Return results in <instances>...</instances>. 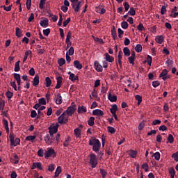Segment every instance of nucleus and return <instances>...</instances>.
Listing matches in <instances>:
<instances>
[{
	"instance_id": "9b49d317",
	"label": "nucleus",
	"mask_w": 178,
	"mask_h": 178,
	"mask_svg": "<svg viewBox=\"0 0 178 178\" xmlns=\"http://www.w3.org/2000/svg\"><path fill=\"white\" fill-rule=\"evenodd\" d=\"M40 24L41 27H43L44 29H45V28L48 27V26H49V20H48L47 18H46L43 20H40Z\"/></svg>"
},
{
	"instance_id": "3c124183",
	"label": "nucleus",
	"mask_w": 178,
	"mask_h": 178,
	"mask_svg": "<svg viewBox=\"0 0 178 178\" xmlns=\"http://www.w3.org/2000/svg\"><path fill=\"white\" fill-rule=\"evenodd\" d=\"M44 141H45L46 144H49V145H51L49 134H47L44 136Z\"/></svg>"
},
{
	"instance_id": "1a4fd4ad",
	"label": "nucleus",
	"mask_w": 178,
	"mask_h": 178,
	"mask_svg": "<svg viewBox=\"0 0 178 178\" xmlns=\"http://www.w3.org/2000/svg\"><path fill=\"white\" fill-rule=\"evenodd\" d=\"M72 6V9H74L75 13H79L80 12V8L83 6V3H81V1H79V3H75L73 4H71Z\"/></svg>"
},
{
	"instance_id": "4d7b16f0",
	"label": "nucleus",
	"mask_w": 178,
	"mask_h": 178,
	"mask_svg": "<svg viewBox=\"0 0 178 178\" xmlns=\"http://www.w3.org/2000/svg\"><path fill=\"white\" fill-rule=\"evenodd\" d=\"M171 157L174 159L175 162H178V151L177 152L172 154Z\"/></svg>"
},
{
	"instance_id": "052dcab7",
	"label": "nucleus",
	"mask_w": 178,
	"mask_h": 178,
	"mask_svg": "<svg viewBox=\"0 0 178 178\" xmlns=\"http://www.w3.org/2000/svg\"><path fill=\"white\" fill-rule=\"evenodd\" d=\"M6 97L8 98V99H11L12 97H13V92L8 90L6 92Z\"/></svg>"
},
{
	"instance_id": "5701e85b",
	"label": "nucleus",
	"mask_w": 178,
	"mask_h": 178,
	"mask_svg": "<svg viewBox=\"0 0 178 178\" xmlns=\"http://www.w3.org/2000/svg\"><path fill=\"white\" fill-rule=\"evenodd\" d=\"M111 35L113 40H116V38H118V33H116V29L115 28V26H113V28L111 29Z\"/></svg>"
},
{
	"instance_id": "412c9836",
	"label": "nucleus",
	"mask_w": 178,
	"mask_h": 178,
	"mask_svg": "<svg viewBox=\"0 0 178 178\" xmlns=\"http://www.w3.org/2000/svg\"><path fill=\"white\" fill-rule=\"evenodd\" d=\"M3 124L6 130V133H9V122L5 118L3 119Z\"/></svg>"
},
{
	"instance_id": "b1692460",
	"label": "nucleus",
	"mask_w": 178,
	"mask_h": 178,
	"mask_svg": "<svg viewBox=\"0 0 178 178\" xmlns=\"http://www.w3.org/2000/svg\"><path fill=\"white\" fill-rule=\"evenodd\" d=\"M77 112L78 113H85L86 112H87V107L83 106H79Z\"/></svg>"
},
{
	"instance_id": "423d86ee",
	"label": "nucleus",
	"mask_w": 178,
	"mask_h": 178,
	"mask_svg": "<svg viewBox=\"0 0 178 178\" xmlns=\"http://www.w3.org/2000/svg\"><path fill=\"white\" fill-rule=\"evenodd\" d=\"M58 122L60 124H66V123L69 122V117L63 113L60 116L58 117Z\"/></svg>"
},
{
	"instance_id": "f03ea898",
	"label": "nucleus",
	"mask_w": 178,
	"mask_h": 178,
	"mask_svg": "<svg viewBox=\"0 0 178 178\" xmlns=\"http://www.w3.org/2000/svg\"><path fill=\"white\" fill-rule=\"evenodd\" d=\"M90 165H91L92 169L97 168L98 165V159L97 158V155L94 153H91L90 154Z\"/></svg>"
},
{
	"instance_id": "79ce46f5",
	"label": "nucleus",
	"mask_w": 178,
	"mask_h": 178,
	"mask_svg": "<svg viewBox=\"0 0 178 178\" xmlns=\"http://www.w3.org/2000/svg\"><path fill=\"white\" fill-rule=\"evenodd\" d=\"M37 136H35V135L33 136H28L26 138V141H31L33 143V140H35Z\"/></svg>"
},
{
	"instance_id": "dca6fc26",
	"label": "nucleus",
	"mask_w": 178,
	"mask_h": 178,
	"mask_svg": "<svg viewBox=\"0 0 178 178\" xmlns=\"http://www.w3.org/2000/svg\"><path fill=\"white\" fill-rule=\"evenodd\" d=\"M74 66L76 69H78V70L83 69V64L80 63V61L77 60L74 61Z\"/></svg>"
},
{
	"instance_id": "f8f14e48",
	"label": "nucleus",
	"mask_w": 178,
	"mask_h": 178,
	"mask_svg": "<svg viewBox=\"0 0 178 178\" xmlns=\"http://www.w3.org/2000/svg\"><path fill=\"white\" fill-rule=\"evenodd\" d=\"M39 169L40 170H42V164L40 162L33 163L31 167L32 170Z\"/></svg>"
},
{
	"instance_id": "72a5a7b5",
	"label": "nucleus",
	"mask_w": 178,
	"mask_h": 178,
	"mask_svg": "<svg viewBox=\"0 0 178 178\" xmlns=\"http://www.w3.org/2000/svg\"><path fill=\"white\" fill-rule=\"evenodd\" d=\"M95 118L94 117H90L88 121V124L89 126H94V123H95Z\"/></svg>"
},
{
	"instance_id": "39448f33",
	"label": "nucleus",
	"mask_w": 178,
	"mask_h": 178,
	"mask_svg": "<svg viewBox=\"0 0 178 178\" xmlns=\"http://www.w3.org/2000/svg\"><path fill=\"white\" fill-rule=\"evenodd\" d=\"M47 150H45V159H48V158H55L56 156V153L55 152V149L48 147L47 149Z\"/></svg>"
},
{
	"instance_id": "0eeeda50",
	"label": "nucleus",
	"mask_w": 178,
	"mask_h": 178,
	"mask_svg": "<svg viewBox=\"0 0 178 178\" xmlns=\"http://www.w3.org/2000/svg\"><path fill=\"white\" fill-rule=\"evenodd\" d=\"M59 128V124H55L49 127V134H56L58 133V129Z\"/></svg>"
},
{
	"instance_id": "4468645a",
	"label": "nucleus",
	"mask_w": 178,
	"mask_h": 178,
	"mask_svg": "<svg viewBox=\"0 0 178 178\" xmlns=\"http://www.w3.org/2000/svg\"><path fill=\"white\" fill-rule=\"evenodd\" d=\"M95 69L97 72H101L103 70L102 65L99 64L98 61H95Z\"/></svg>"
},
{
	"instance_id": "5fc2aeb1",
	"label": "nucleus",
	"mask_w": 178,
	"mask_h": 178,
	"mask_svg": "<svg viewBox=\"0 0 178 178\" xmlns=\"http://www.w3.org/2000/svg\"><path fill=\"white\" fill-rule=\"evenodd\" d=\"M51 33V29H47L43 30V34L44 35H46V37H48L49 34Z\"/></svg>"
},
{
	"instance_id": "49530a36",
	"label": "nucleus",
	"mask_w": 178,
	"mask_h": 178,
	"mask_svg": "<svg viewBox=\"0 0 178 178\" xmlns=\"http://www.w3.org/2000/svg\"><path fill=\"white\" fill-rule=\"evenodd\" d=\"M128 15H130L131 16H136V10H134V8L131 7L128 12Z\"/></svg>"
},
{
	"instance_id": "a18cd8bd",
	"label": "nucleus",
	"mask_w": 178,
	"mask_h": 178,
	"mask_svg": "<svg viewBox=\"0 0 178 178\" xmlns=\"http://www.w3.org/2000/svg\"><path fill=\"white\" fill-rule=\"evenodd\" d=\"M168 140L170 143V144H173V143L175 141V138H173L172 134H169L168 135Z\"/></svg>"
},
{
	"instance_id": "ddd939ff",
	"label": "nucleus",
	"mask_w": 178,
	"mask_h": 178,
	"mask_svg": "<svg viewBox=\"0 0 178 178\" xmlns=\"http://www.w3.org/2000/svg\"><path fill=\"white\" fill-rule=\"evenodd\" d=\"M92 115L94 116L101 117L104 115V111L100 109H95L92 111Z\"/></svg>"
},
{
	"instance_id": "bf43d9fd",
	"label": "nucleus",
	"mask_w": 178,
	"mask_h": 178,
	"mask_svg": "<svg viewBox=\"0 0 178 178\" xmlns=\"http://www.w3.org/2000/svg\"><path fill=\"white\" fill-rule=\"evenodd\" d=\"M38 156H40V158H42V156H44V149H42V148L40 149L38 151Z\"/></svg>"
},
{
	"instance_id": "7ed1b4c3",
	"label": "nucleus",
	"mask_w": 178,
	"mask_h": 178,
	"mask_svg": "<svg viewBox=\"0 0 178 178\" xmlns=\"http://www.w3.org/2000/svg\"><path fill=\"white\" fill-rule=\"evenodd\" d=\"M76 109H77V106L74 104L67 107V110L63 112L65 116H73L74 113L76 112Z\"/></svg>"
},
{
	"instance_id": "e2e57ef3",
	"label": "nucleus",
	"mask_w": 178,
	"mask_h": 178,
	"mask_svg": "<svg viewBox=\"0 0 178 178\" xmlns=\"http://www.w3.org/2000/svg\"><path fill=\"white\" fill-rule=\"evenodd\" d=\"M161 83L159 81H154L152 82V86L154 88H156V87H159Z\"/></svg>"
},
{
	"instance_id": "6ab92c4d",
	"label": "nucleus",
	"mask_w": 178,
	"mask_h": 178,
	"mask_svg": "<svg viewBox=\"0 0 178 178\" xmlns=\"http://www.w3.org/2000/svg\"><path fill=\"white\" fill-rule=\"evenodd\" d=\"M105 59L107 62H110L111 63H112V62H113V60H115V58L113 57H112L111 56H110L109 54H108V53L105 54Z\"/></svg>"
},
{
	"instance_id": "20e7f679",
	"label": "nucleus",
	"mask_w": 178,
	"mask_h": 178,
	"mask_svg": "<svg viewBox=\"0 0 178 178\" xmlns=\"http://www.w3.org/2000/svg\"><path fill=\"white\" fill-rule=\"evenodd\" d=\"M10 141V145L13 147H16L20 144V138H15V136L13 135V133H10L9 136Z\"/></svg>"
},
{
	"instance_id": "774afa93",
	"label": "nucleus",
	"mask_w": 178,
	"mask_h": 178,
	"mask_svg": "<svg viewBox=\"0 0 178 178\" xmlns=\"http://www.w3.org/2000/svg\"><path fill=\"white\" fill-rule=\"evenodd\" d=\"M46 0H40V3H39V8L40 9H44V4L45 3Z\"/></svg>"
},
{
	"instance_id": "338daca9",
	"label": "nucleus",
	"mask_w": 178,
	"mask_h": 178,
	"mask_svg": "<svg viewBox=\"0 0 178 178\" xmlns=\"http://www.w3.org/2000/svg\"><path fill=\"white\" fill-rule=\"evenodd\" d=\"M167 10H166V6H162L161 8V13L162 15H165L166 13Z\"/></svg>"
},
{
	"instance_id": "6e6552de",
	"label": "nucleus",
	"mask_w": 178,
	"mask_h": 178,
	"mask_svg": "<svg viewBox=\"0 0 178 178\" xmlns=\"http://www.w3.org/2000/svg\"><path fill=\"white\" fill-rule=\"evenodd\" d=\"M54 102H56V105H60L63 102L60 93L54 94Z\"/></svg>"
},
{
	"instance_id": "c756f323",
	"label": "nucleus",
	"mask_w": 178,
	"mask_h": 178,
	"mask_svg": "<svg viewBox=\"0 0 178 178\" xmlns=\"http://www.w3.org/2000/svg\"><path fill=\"white\" fill-rule=\"evenodd\" d=\"M19 63H20V60H18L15 63V68H14V70L15 72H19L20 71V65H19Z\"/></svg>"
},
{
	"instance_id": "2eb2a0df",
	"label": "nucleus",
	"mask_w": 178,
	"mask_h": 178,
	"mask_svg": "<svg viewBox=\"0 0 178 178\" xmlns=\"http://www.w3.org/2000/svg\"><path fill=\"white\" fill-rule=\"evenodd\" d=\"M33 86L37 87L40 84V76L38 74L35 76L33 80L32 81Z\"/></svg>"
},
{
	"instance_id": "6e6d98bb",
	"label": "nucleus",
	"mask_w": 178,
	"mask_h": 178,
	"mask_svg": "<svg viewBox=\"0 0 178 178\" xmlns=\"http://www.w3.org/2000/svg\"><path fill=\"white\" fill-rule=\"evenodd\" d=\"M137 29L138 30H139V31H144V30H145V28H144V25L143 24V23H140L137 26Z\"/></svg>"
},
{
	"instance_id": "37998d69",
	"label": "nucleus",
	"mask_w": 178,
	"mask_h": 178,
	"mask_svg": "<svg viewBox=\"0 0 178 178\" xmlns=\"http://www.w3.org/2000/svg\"><path fill=\"white\" fill-rule=\"evenodd\" d=\"M107 130L108 133H111V134H115V133H116V129L112 127H108Z\"/></svg>"
},
{
	"instance_id": "9d476101",
	"label": "nucleus",
	"mask_w": 178,
	"mask_h": 178,
	"mask_svg": "<svg viewBox=\"0 0 178 178\" xmlns=\"http://www.w3.org/2000/svg\"><path fill=\"white\" fill-rule=\"evenodd\" d=\"M95 12L99 13L100 15H104L106 13V10L104 8V6L99 5L95 7Z\"/></svg>"
},
{
	"instance_id": "13d9d810",
	"label": "nucleus",
	"mask_w": 178,
	"mask_h": 178,
	"mask_svg": "<svg viewBox=\"0 0 178 178\" xmlns=\"http://www.w3.org/2000/svg\"><path fill=\"white\" fill-rule=\"evenodd\" d=\"M100 173L103 178L106 177V175H108V172L104 169H100Z\"/></svg>"
},
{
	"instance_id": "a211bd4d",
	"label": "nucleus",
	"mask_w": 178,
	"mask_h": 178,
	"mask_svg": "<svg viewBox=\"0 0 178 178\" xmlns=\"http://www.w3.org/2000/svg\"><path fill=\"white\" fill-rule=\"evenodd\" d=\"M56 81H57V84H56V86H55V88H56V90H58V88H59L60 87H61V86H62V76H58V77L56 78Z\"/></svg>"
},
{
	"instance_id": "c9c22d12",
	"label": "nucleus",
	"mask_w": 178,
	"mask_h": 178,
	"mask_svg": "<svg viewBox=\"0 0 178 178\" xmlns=\"http://www.w3.org/2000/svg\"><path fill=\"white\" fill-rule=\"evenodd\" d=\"M135 99L138 101V105H140L141 102H143V97L139 95L135 96Z\"/></svg>"
},
{
	"instance_id": "58836bf2",
	"label": "nucleus",
	"mask_w": 178,
	"mask_h": 178,
	"mask_svg": "<svg viewBox=\"0 0 178 178\" xmlns=\"http://www.w3.org/2000/svg\"><path fill=\"white\" fill-rule=\"evenodd\" d=\"M13 5L10 4L9 6H1V8H3L6 12H10L12 10Z\"/></svg>"
},
{
	"instance_id": "4c0bfd02",
	"label": "nucleus",
	"mask_w": 178,
	"mask_h": 178,
	"mask_svg": "<svg viewBox=\"0 0 178 178\" xmlns=\"http://www.w3.org/2000/svg\"><path fill=\"white\" fill-rule=\"evenodd\" d=\"M136 52H138V54H140L143 51V46L141 44H137L135 47Z\"/></svg>"
},
{
	"instance_id": "f257e3e1",
	"label": "nucleus",
	"mask_w": 178,
	"mask_h": 178,
	"mask_svg": "<svg viewBox=\"0 0 178 178\" xmlns=\"http://www.w3.org/2000/svg\"><path fill=\"white\" fill-rule=\"evenodd\" d=\"M89 145L92 147V151L96 154H99L101 149V142L97 138H92L89 140Z\"/></svg>"
},
{
	"instance_id": "7c9ffc66",
	"label": "nucleus",
	"mask_w": 178,
	"mask_h": 178,
	"mask_svg": "<svg viewBox=\"0 0 178 178\" xmlns=\"http://www.w3.org/2000/svg\"><path fill=\"white\" fill-rule=\"evenodd\" d=\"M32 54L33 53L31 52V50L26 51L25 52V56H24V57L23 58V62H26V60H27V58L29 57V55H32Z\"/></svg>"
},
{
	"instance_id": "cd10ccee",
	"label": "nucleus",
	"mask_w": 178,
	"mask_h": 178,
	"mask_svg": "<svg viewBox=\"0 0 178 178\" xmlns=\"http://www.w3.org/2000/svg\"><path fill=\"white\" fill-rule=\"evenodd\" d=\"M60 173H62V168L60 166H58L55 172V177H58Z\"/></svg>"
},
{
	"instance_id": "f3484780",
	"label": "nucleus",
	"mask_w": 178,
	"mask_h": 178,
	"mask_svg": "<svg viewBox=\"0 0 178 178\" xmlns=\"http://www.w3.org/2000/svg\"><path fill=\"white\" fill-rule=\"evenodd\" d=\"M108 98L111 102H116L118 101V97L116 95H112L111 93H109Z\"/></svg>"
},
{
	"instance_id": "c85d7f7f",
	"label": "nucleus",
	"mask_w": 178,
	"mask_h": 178,
	"mask_svg": "<svg viewBox=\"0 0 178 178\" xmlns=\"http://www.w3.org/2000/svg\"><path fill=\"white\" fill-rule=\"evenodd\" d=\"M69 80H71V81H76L79 80V76L74 75V74H71V75L69 76Z\"/></svg>"
},
{
	"instance_id": "69168bd1",
	"label": "nucleus",
	"mask_w": 178,
	"mask_h": 178,
	"mask_svg": "<svg viewBox=\"0 0 178 178\" xmlns=\"http://www.w3.org/2000/svg\"><path fill=\"white\" fill-rule=\"evenodd\" d=\"M31 8V0H26V9L28 10H30Z\"/></svg>"
},
{
	"instance_id": "4be33fe9",
	"label": "nucleus",
	"mask_w": 178,
	"mask_h": 178,
	"mask_svg": "<svg viewBox=\"0 0 178 178\" xmlns=\"http://www.w3.org/2000/svg\"><path fill=\"white\" fill-rule=\"evenodd\" d=\"M15 35L16 37H18V38H20L23 35V31H22L19 27L15 28Z\"/></svg>"
},
{
	"instance_id": "e433bc0d",
	"label": "nucleus",
	"mask_w": 178,
	"mask_h": 178,
	"mask_svg": "<svg viewBox=\"0 0 178 178\" xmlns=\"http://www.w3.org/2000/svg\"><path fill=\"white\" fill-rule=\"evenodd\" d=\"M129 154L131 156V158H136L137 156V151L131 149Z\"/></svg>"
},
{
	"instance_id": "0e129e2a",
	"label": "nucleus",
	"mask_w": 178,
	"mask_h": 178,
	"mask_svg": "<svg viewBox=\"0 0 178 178\" xmlns=\"http://www.w3.org/2000/svg\"><path fill=\"white\" fill-rule=\"evenodd\" d=\"M167 75H168V70L165 69L160 74L159 77H164V76H167Z\"/></svg>"
},
{
	"instance_id": "ea45409f",
	"label": "nucleus",
	"mask_w": 178,
	"mask_h": 178,
	"mask_svg": "<svg viewBox=\"0 0 178 178\" xmlns=\"http://www.w3.org/2000/svg\"><path fill=\"white\" fill-rule=\"evenodd\" d=\"M123 52L125 56H129L130 55V49L128 47H124Z\"/></svg>"
},
{
	"instance_id": "680f3d73",
	"label": "nucleus",
	"mask_w": 178,
	"mask_h": 178,
	"mask_svg": "<svg viewBox=\"0 0 178 178\" xmlns=\"http://www.w3.org/2000/svg\"><path fill=\"white\" fill-rule=\"evenodd\" d=\"M161 122L160 120H153L152 125V126H156L158 124H161Z\"/></svg>"
},
{
	"instance_id": "aec40b11",
	"label": "nucleus",
	"mask_w": 178,
	"mask_h": 178,
	"mask_svg": "<svg viewBox=\"0 0 178 178\" xmlns=\"http://www.w3.org/2000/svg\"><path fill=\"white\" fill-rule=\"evenodd\" d=\"M110 112L112 115L116 114V112H118V105L113 104L111 108L110 109Z\"/></svg>"
},
{
	"instance_id": "2f4dec72",
	"label": "nucleus",
	"mask_w": 178,
	"mask_h": 178,
	"mask_svg": "<svg viewBox=\"0 0 178 178\" xmlns=\"http://www.w3.org/2000/svg\"><path fill=\"white\" fill-rule=\"evenodd\" d=\"M14 79L16 80L17 83H18L22 82L20 75L17 73L14 74Z\"/></svg>"
},
{
	"instance_id": "c03bdc74",
	"label": "nucleus",
	"mask_w": 178,
	"mask_h": 178,
	"mask_svg": "<svg viewBox=\"0 0 178 178\" xmlns=\"http://www.w3.org/2000/svg\"><path fill=\"white\" fill-rule=\"evenodd\" d=\"M153 156H154V159H156V161H159V159H161V153H159V152H156L153 154Z\"/></svg>"
},
{
	"instance_id": "a19ab883",
	"label": "nucleus",
	"mask_w": 178,
	"mask_h": 178,
	"mask_svg": "<svg viewBox=\"0 0 178 178\" xmlns=\"http://www.w3.org/2000/svg\"><path fill=\"white\" fill-rule=\"evenodd\" d=\"M58 63L59 65V66H63V65H65V63H66V60H65V58H61L58 60Z\"/></svg>"
},
{
	"instance_id": "603ef678",
	"label": "nucleus",
	"mask_w": 178,
	"mask_h": 178,
	"mask_svg": "<svg viewBox=\"0 0 178 178\" xmlns=\"http://www.w3.org/2000/svg\"><path fill=\"white\" fill-rule=\"evenodd\" d=\"M63 22V17H62V14L59 13V20L58 22V26L62 27V23Z\"/></svg>"
},
{
	"instance_id": "473e14b6",
	"label": "nucleus",
	"mask_w": 178,
	"mask_h": 178,
	"mask_svg": "<svg viewBox=\"0 0 178 178\" xmlns=\"http://www.w3.org/2000/svg\"><path fill=\"white\" fill-rule=\"evenodd\" d=\"M45 81H46V87H51V84H52V81L51 80V78L46 77Z\"/></svg>"
},
{
	"instance_id": "09e8293b",
	"label": "nucleus",
	"mask_w": 178,
	"mask_h": 178,
	"mask_svg": "<svg viewBox=\"0 0 178 178\" xmlns=\"http://www.w3.org/2000/svg\"><path fill=\"white\" fill-rule=\"evenodd\" d=\"M39 105H47V100H45V98H40L38 100Z\"/></svg>"
},
{
	"instance_id": "de8ad7c7",
	"label": "nucleus",
	"mask_w": 178,
	"mask_h": 178,
	"mask_svg": "<svg viewBox=\"0 0 178 178\" xmlns=\"http://www.w3.org/2000/svg\"><path fill=\"white\" fill-rule=\"evenodd\" d=\"M93 40L96 42H99V44H105V42H104V40H102L99 38H95V36H93Z\"/></svg>"
},
{
	"instance_id": "bb28decb",
	"label": "nucleus",
	"mask_w": 178,
	"mask_h": 178,
	"mask_svg": "<svg viewBox=\"0 0 178 178\" xmlns=\"http://www.w3.org/2000/svg\"><path fill=\"white\" fill-rule=\"evenodd\" d=\"M164 40H165V38L162 35H159L156 38V42H157L158 44H162Z\"/></svg>"
},
{
	"instance_id": "f704fd0d",
	"label": "nucleus",
	"mask_w": 178,
	"mask_h": 178,
	"mask_svg": "<svg viewBox=\"0 0 178 178\" xmlns=\"http://www.w3.org/2000/svg\"><path fill=\"white\" fill-rule=\"evenodd\" d=\"M121 27L122 29H124V30H127V29H129V23H127L126 21H123L121 23Z\"/></svg>"
},
{
	"instance_id": "864d4df0",
	"label": "nucleus",
	"mask_w": 178,
	"mask_h": 178,
	"mask_svg": "<svg viewBox=\"0 0 178 178\" xmlns=\"http://www.w3.org/2000/svg\"><path fill=\"white\" fill-rule=\"evenodd\" d=\"M147 64L149 65V66H151V65L152 64V57L149 55H148L147 56Z\"/></svg>"
},
{
	"instance_id": "8fccbe9b",
	"label": "nucleus",
	"mask_w": 178,
	"mask_h": 178,
	"mask_svg": "<svg viewBox=\"0 0 178 178\" xmlns=\"http://www.w3.org/2000/svg\"><path fill=\"white\" fill-rule=\"evenodd\" d=\"M67 53V55H70V56H72V55L74 54V48L73 47H71Z\"/></svg>"
},
{
	"instance_id": "393cba45",
	"label": "nucleus",
	"mask_w": 178,
	"mask_h": 178,
	"mask_svg": "<svg viewBox=\"0 0 178 178\" xmlns=\"http://www.w3.org/2000/svg\"><path fill=\"white\" fill-rule=\"evenodd\" d=\"M70 38H72V32L69 31L67 35V38L65 40V44H72V41H70Z\"/></svg>"
},
{
	"instance_id": "a878e982",
	"label": "nucleus",
	"mask_w": 178,
	"mask_h": 178,
	"mask_svg": "<svg viewBox=\"0 0 178 178\" xmlns=\"http://www.w3.org/2000/svg\"><path fill=\"white\" fill-rule=\"evenodd\" d=\"M74 133L76 137H81V130L80 129V128H76L74 130Z\"/></svg>"
}]
</instances>
